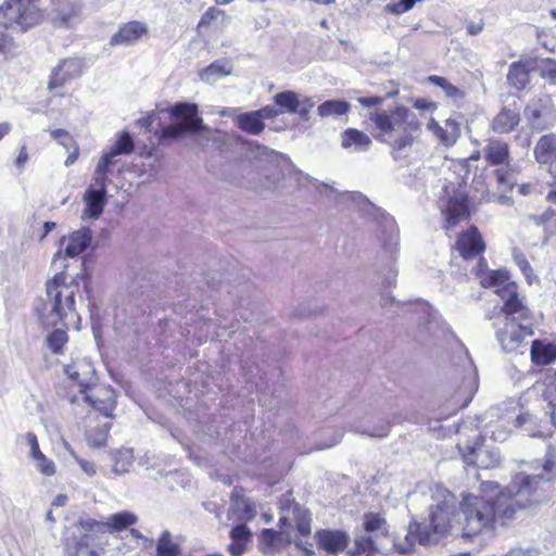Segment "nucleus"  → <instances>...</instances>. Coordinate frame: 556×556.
<instances>
[{
	"label": "nucleus",
	"instance_id": "22",
	"mask_svg": "<svg viewBox=\"0 0 556 556\" xmlns=\"http://www.w3.org/2000/svg\"><path fill=\"white\" fill-rule=\"evenodd\" d=\"M482 152L484 160L493 166L509 164V146L500 138L488 139Z\"/></svg>",
	"mask_w": 556,
	"mask_h": 556
},
{
	"label": "nucleus",
	"instance_id": "26",
	"mask_svg": "<svg viewBox=\"0 0 556 556\" xmlns=\"http://www.w3.org/2000/svg\"><path fill=\"white\" fill-rule=\"evenodd\" d=\"M26 442L30 448V456L37 462L38 470L45 476H52L55 472L54 463L49 460L40 451L36 434L28 432L26 434Z\"/></svg>",
	"mask_w": 556,
	"mask_h": 556
},
{
	"label": "nucleus",
	"instance_id": "6",
	"mask_svg": "<svg viewBox=\"0 0 556 556\" xmlns=\"http://www.w3.org/2000/svg\"><path fill=\"white\" fill-rule=\"evenodd\" d=\"M361 204L370 208L377 217L382 218V250L380 253V263L383 269V281L388 287H392L396 281L397 270L395 262L399 254V230L395 220L391 216L383 215L377 207H375L366 198L361 197Z\"/></svg>",
	"mask_w": 556,
	"mask_h": 556
},
{
	"label": "nucleus",
	"instance_id": "21",
	"mask_svg": "<svg viewBox=\"0 0 556 556\" xmlns=\"http://www.w3.org/2000/svg\"><path fill=\"white\" fill-rule=\"evenodd\" d=\"M315 539L319 548L333 555L342 552L349 543V536L341 531L321 530L315 534Z\"/></svg>",
	"mask_w": 556,
	"mask_h": 556
},
{
	"label": "nucleus",
	"instance_id": "18",
	"mask_svg": "<svg viewBox=\"0 0 556 556\" xmlns=\"http://www.w3.org/2000/svg\"><path fill=\"white\" fill-rule=\"evenodd\" d=\"M456 249L465 260L475 257L485 250L482 236L476 226H471L468 231L458 237Z\"/></svg>",
	"mask_w": 556,
	"mask_h": 556
},
{
	"label": "nucleus",
	"instance_id": "29",
	"mask_svg": "<svg viewBox=\"0 0 556 556\" xmlns=\"http://www.w3.org/2000/svg\"><path fill=\"white\" fill-rule=\"evenodd\" d=\"M482 266H485V262L481 258L479 267ZM480 271L481 268H479L477 275L480 277V281L483 287L495 288L496 290L503 287L504 285L510 282L509 274L505 269L490 270L486 271L484 275H481Z\"/></svg>",
	"mask_w": 556,
	"mask_h": 556
},
{
	"label": "nucleus",
	"instance_id": "23",
	"mask_svg": "<svg viewBox=\"0 0 556 556\" xmlns=\"http://www.w3.org/2000/svg\"><path fill=\"white\" fill-rule=\"evenodd\" d=\"M447 227L455 226L459 220L469 217L468 200L464 193H456L451 197L443 211Z\"/></svg>",
	"mask_w": 556,
	"mask_h": 556
},
{
	"label": "nucleus",
	"instance_id": "9",
	"mask_svg": "<svg viewBox=\"0 0 556 556\" xmlns=\"http://www.w3.org/2000/svg\"><path fill=\"white\" fill-rule=\"evenodd\" d=\"M533 336L531 319L519 321L517 318H503V326L496 331L503 351L510 353L521 346L527 338Z\"/></svg>",
	"mask_w": 556,
	"mask_h": 556
},
{
	"label": "nucleus",
	"instance_id": "3",
	"mask_svg": "<svg viewBox=\"0 0 556 556\" xmlns=\"http://www.w3.org/2000/svg\"><path fill=\"white\" fill-rule=\"evenodd\" d=\"M464 516V536H475L498 520L514 517V503H508L506 493L501 492L495 498L483 496H465L460 503Z\"/></svg>",
	"mask_w": 556,
	"mask_h": 556
},
{
	"label": "nucleus",
	"instance_id": "34",
	"mask_svg": "<svg viewBox=\"0 0 556 556\" xmlns=\"http://www.w3.org/2000/svg\"><path fill=\"white\" fill-rule=\"evenodd\" d=\"M478 390V376L476 369H471L469 375L464 379L459 390L457 391L456 396H464V401L460 404V407H466L469 402L472 400L475 393Z\"/></svg>",
	"mask_w": 556,
	"mask_h": 556
},
{
	"label": "nucleus",
	"instance_id": "45",
	"mask_svg": "<svg viewBox=\"0 0 556 556\" xmlns=\"http://www.w3.org/2000/svg\"><path fill=\"white\" fill-rule=\"evenodd\" d=\"M458 125L454 121H446V128H440L435 135L440 138L441 142L445 146L453 144L458 137Z\"/></svg>",
	"mask_w": 556,
	"mask_h": 556
},
{
	"label": "nucleus",
	"instance_id": "64",
	"mask_svg": "<svg viewBox=\"0 0 556 556\" xmlns=\"http://www.w3.org/2000/svg\"><path fill=\"white\" fill-rule=\"evenodd\" d=\"M295 547L303 552L304 556H314V551L312 549V544H308L307 542H304L302 540H296L294 542Z\"/></svg>",
	"mask_w": 556,
	"mask_h": 556
},
{
	"label": "nucleus",
	"instance_id": "55",
	"mask_svg": "<svg viewBox=\"0 0 556 556\" xmlns=\"http://www.w3.org/2000/svg\"><path fill=\"white\" fill-rule=\"evenodd\" d=\"M495 177L500 185L511 188L514 185V176L513 174L504 168H498L495 170Z\"/></svg>",
	"mask_w": 556,
	"mask_h": 556
},
{
	"label": "nucleus",
	"instance_id": "7",
	"mask_svg": "<svg viewBox=\"0 0 556 556\" xmlns=\"http://www.w3.org/2000/svg\"><path fill=\"white\" fill-rule=\"evenodd\" d=\"M542 481L552 483L554 477L544 478L542 475L527 476L521 473L515 478L508 486V494H506L508 503H514V515L517 509L527 508L546 501L545 492L540 489Z\"/></svg>",
	"mask_w": 556,
	"mask_h": 556
},
{
	"label": "nucleus",
	"instance_id": "30",
	"mask_svg": "<svg viewBox=\"0 0 556 556\" xmlns=\"http://www.w3.org/2000/svg\"><path fill=\"white\" fill-rule=\"evenodd\" d=\"M531 359L538 365H546L556 359V348L534 340L531 345Z\"/></svg>",
	"mask_w": 556,
	"mask_h": 556
},
{
	"label": "nucleus",
	"instance_id": "5",
	"mask_svg": "<svg viewBox=\"0 0 556 556\" xmlns=\"http://www.w3.org/2000/svg\"><path fill=\"white\" fill-rule=\"evenodd\" d=\"M65 375L79 387L83 401L88 403L104 417H111L116 406L115 392L106 386L96 384L94 369L86 362H78L64 367Z\"/></svg>",
	"mask_w": 556,
	"mask_h": 556
},
{
	"label": "nucleus",
	"instance_id": "56",
	"mask_svg": "<svg viewBox=\"0 0 556 556\" xmlns=\"http://www.w3.org/2000/svg\"><path fill=\"white\" fill-rule=\"evenodd\" d=\"M117 155V153L110 149L108 152L103 153L97 165H102L104 163L103 169L111 173L112 167L116 164L115 157Z\"/></svg>",
	"mask_w": 556,
	"mask_h": 556
},
{
	"label": "nucleus",
	"instance_id": "14",
	"mask_svg": "<svg viewBox=\"0 0 556 556\" xmlns=\"http://www.w3.org/2000/svg\"><path fill=\"white\" fill-rule=\"evenodd\" d=\"M81 4L76 0H53L52 23L56 27L70 28L79 18Z\"/></svg>",
	"mask_w": 556,
	"mask_h": 556
},
{
	"label": "nucleus",
	"instance_id": "48",
	"mask_svg": "<svg viewBox=\"0 0 556 556\" xmlns=\"http://www.w3.org/2000/svg\"><path fill=\"white\" fill-rule=\"evenodd\" d=\"M426 329L430 336L437 338L444 337L448 332L447 326L437 314H430Z\"/></svg>",
	"mask_w": 556,
	"mask_h": 556
},
{
	"label": "nucleus",
	"instance_id": "13",
	"mask_svg": "<svg viewBox=\"0 0 556 556\" xmlns=\"http://www.w3.org/2000/svg\"><path fill=\"white\" fill-rule=\"evenodd\" d=\"M256 514L257 509L255 503L245 497L241 489L235 488L230 496L228 519L245 525V522L253 520Z\"/></svg>",
	"mask_w": 556,
	"mask_h": 556
},
{
	"label": "nucleus",
	"instance_id": "2",
	"mask_svg": "<svg viewBox=\"0 0 556 556\" xmlns=\"http://www.w3.org/2000/svg\"><path fill=\"white\" fill-rule=\"evenodd\" d=\"M432 500L433 503L429 507V525L412 523L404 539L394 542V549L399 554L407 555L414 552L416 542L421 545L435 543L451 528L457 504L455 496L448 490L437 486Z\"/></svg>",
	"mask_w": 556,
	"mask_h": 556
},
{
	"label": "nucleus",
	"instance_id": "15",
	"mask_svg": "<svg viewBox=\"0 0 556 556\" xmlns=\"http://www.w3.org/2000/svg\"><path fill=\"white\" fill-rule=\"evenodd\" d=\"M83 74V62L79 59H65L52 71L48 89L60 88L78 78Z\"/></svg>",
	"mask_w": 556,
	"mask_h": 556
},
{
	"label": "nucleus",
	"instance_id": "46",
	"mask_svg": "<svg viewBox=\"0 0 556 556\" xmlns=\"http://www.w3.org/2000/svg\"><path fill=\"white\" fill-rule=\"evenodd\" d=\"M104 163L97 165L92 175L91 184L87 189H93L100 192H106L108 175L109 172L104 170Z\"/></svg>",
	"mask_w": 556,
	"mask_h": 556
},
{
	"label": "nucleus",
	"instance_id": "39",
	"mask_svg": "<svg viewBox=\"0 0 556 556\" xmlns=\"http://www.w3.org/2000/svg\"><path fill=\"white\" fill-rule=\"evenodd\" d=\"M275 102L281 109H285L289 113H296L300 106V100L298 94L293 91L278 92L275 97Z\"/></svg>",
	"mask_w": 556,
	"mask_h": 556
},
{
	"label": "nucleus",
	"instance_id": "40",
	"mask_svg": "<svg viewBox=\"0 0 556 556\" xmlns=\"http://www.w3.org/2000/svg\"><path fill=\"white\" fill-rule=\"evenodd\" d=\"M428 80L431 84L442 88L443 91L445 92L446 97H448V98H452L454 100H459V99L464 98V92L462 90H459L456 86L452 85L444 77L432 75V76H429Z\"/></svg>",
	"mask_w": 556,
	"mask_h": 556
},
{
	"label": "nucleus",
	"instance_id": "20",
	"mask_svg": "<svg viewBox=\"0 0 556 556\" xmlns=\"http://www.w3.org/2000/svg\"><path fill=\"white\" fill-rule=\"evenodd\" d=\"M92 239V231L88 227H83L68 237L61 239V245H65V255L68 257H75L83 253L90 244Z\"/></svg>",
	"mask_w": 556,
	"mask_h": 556
},
{
	"label": "nucleus",
	"instance_id": "37",
	"mask_svg": "<svg viewBox=\"0 0 556 556\" xmlns=\"http://www.w3.org/2000/svg\"><path fill=\"white\" fill-rule=\"evenodd\" d=\"M110 428L111 425L105 422L102 426L87 430L86 439L88 444L92 447H101L105 445Z\"/></svg>",
	"mask_w": 556,
	"mask_h": 556
},
{
	"label": "nucleus",
	"instance_id": "16",
	"mask_svg": "<svg viewBox=\"0 0 556 556\" xmlns=\"http://www.w3.org/2000/svg\"><path fill=\"white\" fill-rule=\"evenodd\" d=\"M463 457L466 464L477 466L481 469L493 468L500 463L497 451L479 444H475L473 446L467 445L466 450L463 452Z\"/></svg>",
	"mask_w": 556,
	"mask_h": 556
},
{
	"label": "nucleus",
	"instance_id": "57",
	"mask_svg": "<svg viewBox=\"0 0 556 556\" xmlns=\"http://www.w3.org/2000/svg\"><path fill=\"white\" fill-rule=\"evenodd\" d=\"M13 37H0V53L11 55L14 52Z\"/></svg>",
	"mask_w": 556,
	"mask_h": 556
},
{
	"label": "nucleus",
	"instance_id": "38",
	"mask_svg": "<svg viewBox=\"0 0 556 556\" xmlns=\"http://www.w3.org/2000/svg\"><path fill=\"white\" fill-rule=\"evenodd\" d=\"M134 464V455L129 450L118 451L114 457L113 472L123 475L129 472Z\"/></svg>",
	"mask_w": 556,
	"mask_h": 556
},
{
	"label": "nucleus",
	"instance_id": "41",
	"mask_svg": "<svg viewBox=\"0 0 556 556\" xmlns=\"http://www.w3.org/2000/svg\"><path fill=\"white\" fill-rule=\"evenodd\" d=\"M294 506H299V505L296 503H294V500L290 493L285 494L281 497V500H280L281 516L279 518V523L282 527L291 525V517H293Z\"/></svg>",
	"mask_w": 556,
	"mask_h": 556
},
{
	"label": "nucleus",
	"instance_id": "32",
	"mask_svg": "<svg viewBox=\"0 0 556 556\" xmlns=\"http://www.w3.org/2000/svg\"><path fill=\"white\" fill-rule=\"evenodd\" d=\"M351 104L343 100H327L318 105L317 113L320 117H339L350 112Z\"/></svg>",
	"mask_w": 556,
	"mask_h": 556
},
{
	"label": "nucleus",
	"instance_id": "60",
	"mask_svg": "<svg viewBox=\"0 0 556 556\" xmlns=\"http://www.w3.org/2000/svg\"><path fill=\"white\" fill-rule=\"evenodd\" d=\"M77 464L79 465L80 469L87 473L89 477L96 475V466L93 463L89 462V460H86L84 458H80L76 455H74Z\"/></svg>",
	"mask_w": 556,
	"mask_h": 556
},
{
	"label": "nucleus",
	"instance_id": "11",
	"mask_svg": "<svg viewBox=\"0 0 556 556\" xmlns=\"http://www.w3.org/2000/svg\"><path fill=\"white\" fill-rule=\"evenodd\" d=\"M137 521V516L127 510L113 514L108 521H98L89 516L79 517V525L83 529L100 533L122 531Z\"/></svg>",
	"mask_w": 556,
	"mask_h": 556
},
{
	"label": "nucleus",
	"instance_id": "1",
	"mask_svg": "<svg viewBox=\"0 0 556 556\" xmlns=\"http://www.w3.org/2000/svg\"><path fill=\"white\" fill-rule=\"evenodd\" d=\"M368 118L375 126V139L390 146V154L395 162L410 155L416 134L420 130L415 112L405 106L375 109L368 113Z\"/></svg>",
	"mask_w": 556,
	"mask_h": 556
},
{
	"label": "nucleus",
	"instance_id": "44",
	"mask_svg": "<svg viewBox=\"0 0 556 556\" xmlns=\"http://www.w3.org/2000/svg\"><path fill=\"white\" fill-rule=\"evenodd\" d=\"M134 140L129 132L122 131L117 135V139L115 143L111 147V150H113L118 155L130 154L134 151Z\"/></svg>",
	"mask_w": 556,
	"mask_h": 556
},
{
	"label": "nucleus",
	"instance_id": "52",
	"mask_svg": "<svg viewBox=\"0 0 556 556\" xmlns=\"http://www.w3.org/2000/svg\"><path fill=\"white\" fill-rule=\"evenodd\" d=\"M148 33L147 24L140 21H131L124 24L116 35H146Z\"/></svg>",
	"mask_w": 556,
	"mask_h": 556
},
{
	"label": "nucleus",
	"instance_id": "47",
	"mask_svg": "<svg viewBox=\"0 0 556 556\" xmlns=\"http://www.w3.org/2000/svg\"><path fill=\"white\" fill-rule=\"evenodd\" d=\"M364 529L368 533L380 532L384 534L387 532L386 521L379 515L366 514L364 517Z\"/></svg>",
	"mask_w": 556,
	"mask_h": 556
},
{
	"label": "nucleus",
	"instance_id": "31",
	"mask_svg": "<svg viewBox=\"0 0 556 556\" xmlns=\"http://www.w3.org/2000/svg\"><path fill=\"white\" fill-rule=\"evenodd\" d=\"M507 80L510 86L517 90H523L529 84V68L521 62H515L510 65Z\"/></svg>",
	"mask_w": 556,
	"mask_h": 556
},
{
	"label": "nucleus",
	"instance_id": "36",
	"mask_svg": "<svg viewBox=\"0 0 556 556\" xmlns=\"http://www.w3.org/2000/svg\"><path fill=\"white\" fill-rule=\"evenodd\" d=\"M281 542V533L274 529H264L260 535V544L262 545L263 552L274 553L279 548Z\"/></svg>",
	"mask_w": 556,
	"mask_h": 556
},
{
	"label": "nucleus",
	"instance_id": "10",
	"mask_svg": "<svg viewBox=\"0 0 556 556\" xmlns=\"http://www.w3.org/2000/svg\"><path fill=\"white\" fill-rule=\"evenodd\" d=\"M503 302L501 308L503 318H517L519 321L531 319V312L525 304L523 296L520 295L516 282H508L495 290Z\"/></svg>",
	"mask_w": 556,
	"mask_h": 556
},
{
	"label": "nucleus",
	"instance_id": "43",
	"mask_svg": "<svg viewBox=\"0 0 556 556\" xmlns=\"http://www.w3.org/2000/svg\"><path fill=\"white\" fill-rule=\"evenodd\" d=\"M291 520L295 521L296 529L301 535L306 536L311 533V517L305 510L301 509L300 506H294Z\"/></svg>",
	"mask_w": 556,
	"mask_h": 556
},
{
	"label": "nucleus",
	"instance_id": "58",
	"mask_svg": "<svg viewBox=\"0 0 556 556\" xmlns=\"http://www.w3.org/2000/svg\"><path fill=\"white\" fill-rule=\"evenodd\" d=\"M389 429H390L389 425L388 424H383L382 426H380L375 431H367V430H355V431L359 432L362 434H366V435L372 437V438L382 439V438H386L388 435Z\"/></svg>",
	"mask_w": 556,
	"mask_h": 556
},
{
	"label": "nucleus",
	"instance_id": "61",
	"mask_svg": "<svg viewBox=\"0 0 556 556\" xmlns=\"http://www.w3.org/2000/svg\"><path fill=\"white\" fill-rule=\"evenodd\" d=\"M382 97L374 96V97H359L357 98V102L365 108H372L382 104Z\"/></svg>",
	"mask_w": 556,
	"mask_h": 556
},
{
	"label": "nucleus",
	"instance_id": "63",
	"mask_svg": "<svg viewBox=\"0 0 556 556\" xmlns=\"http://www.w3.org/2000/svg\"><path fill=\"white\" fill-rule=\"evenodd\" d=\"M342 437H343V432L341 430H336L333 435L331 437L330 441L327 443L320 444L317 448L321 450V448L331 447V446L336 445L337 443H339L341 441Z\"/></svg>",
	"mask_w": 556,
	"mask_h": 556
},
{
	"label": "nucleus",
	"instance_id": "42",
	"mask_svg": "<svg viewBox=\"0 0 556 556\" xmlns=\"http://www.w3.org/2000/svg\"><path fill=\"white\" fill-rule=\"evenodd\" d=\"M67 340L68 336L66 330L58 328L48 334L47 344L53 353L59 354L62 352V348L65 345Z\"/></svg>",
	"mask_w": 556,
	"mask_h": 556
},
{
	"label": "nucleus",
	"instance_id": "17",
	"mask_svg": "<svg viewBox=\"0 0 556 556\" xmlns=\"http://www.w3.org/2000/svg\"><path fill=\"white\" fill-rule=\"evenodd\" d=\"M533 153L538 163L548 165V172L556 179V134L542 136Z\"/></svg>",
	"mask_w": 556,
	"mask_h": 556
},
{
	"label": "nucleus",
	"instance_id": "53",
	"mask_svg": "<svg viewBox=\"0 0 556 556\" xmlns=\"http://www.w3.org/2000/svg\"><path fill=\"white\" fill-rule=\"evenodd\" d=\"M51 136L59 141L67 151L76 144L73 137L64 129H55L51 131Z\"/></svg>",
	"mask_w": 556,
	"mask_h": 556
},
{
	"label": "nucleus",
	"instance_id": "19",
	"mask_svg": "<svg viewBox=\"0 0 556 556\" xmlns=\"http://www.w3.org/2000/svg\"><path fill=\"white\" fill-rule=\"evenodd\" d=\"M340 144L350 153H365L371 149L372 140L363 130L346 128L340 134Z\"/></svg>",
	"mask_w": 556,
	"mask_h": 556
},
{
	"label": "nucleus",
	"instance_id": "25",
	"mask_svg": "<svg viewBox=\"0 0 556 556\" xmlns=\"http://www.w3.org/2000/svg\"><path fill=\"white\" fill-rule=\"evenodd\" d=\"M519 121V110L517 108L505 106L493 118L492 129L498 134H507L518 126Z\"/></svg>",
	"mask_w": 556,
	"mask_h": 556
},
{
	"label": "nucleus",
	"instance_id": "4",
	"mask_svg": "<svg viewBox=\"0 0 556 556\" xmlns=\"http://www.w3.org/2000/svg\"><path fill=\"white\" fill-rule=\"evenodd\" d=\"M64 273L56 274L46 283V298L35 306L40 323L49 328L63 324L68 315L75 313V295L78 283L75 280L66 282Z\"/></svg>",
	"mask_w": 556,
	"mask_h": 556
},
{
	"label": "nucleus",
	"instance_id": "28",
	"mask_svg": "<svg viewBox=\"0 0 556 556\" xmlns=\"http://www.w3.org/2000/svg\"><path fill=\"white\" fill-rule=\"evenodd\" d=\"M84 201L86 204L84 214L92 219H97L102 214L106 204V192L87 189L84 194Z\"/></svg>",
	"mask_w": 556,
	"mask_h": 556
},
{
	"label": "nucleus",
	"instance_id": "33",
	"mask_svg": "<svg viewBox=\"0 0 556 556\" xmlns=\"http://www.w3.org/2000/svg\"><path fill=\"white\" fill-rule=\"evenodd\" d=\"M157 556H181V548L169 531L164 530L156 543Z\"/></svg>",
	"mask_w": 556,
	"mask_h": 556
},
{
	"label": "nucleus",
	"instance_id": "51",
	"mask_svg": "<svg viewBox=\"0 0 556 556\" xmlns=\"http://www.w3.org/2000/svg\"><path fill=\"white\" fill-rule=\"evenodd\" d=\"M513 256H514V261L516 262V264L518 265V267L520 268V270L525 275L528 283L531 285L532 283V278H533V269L530 266L529 262L527 261L525 254L521 253L520 251H518L517 249H515L513 251Z\"/></svg>",
	"mask_w": 556,
	"mask_h": 556
},
{
	"label": "nucleus",
	"instance_id": "49",
	"mask_svg": "<svg viewBox=\"0 0 556 556\" xmlns=\"http://www.w3.org/2000/svg\"><path fill=\"white\" fill-rule=\"evenodd\" d=\"M525 116L533 128H541L542 109L538 102L529 103L525 109Z\"/></svg>",
	"mask_w": 556,
	"mask_h": 556
},
{
	"label": "nucleus",
	"instance_id": "8",
	"mask_svg": "<svg viewBox=\"0 0 556 556\" xmlns=\"http://www.w3.org/2000/svg\"><path fill=\"white\" fill-rule=\"evenodd\" d=\"M175 119L172 124L164 126L160 138L177 139L188 132H198L203 129V119L198 114V105L193 103L179 102L168 110Z\"/></svg>",
	"mask_w": 556,
	"mask_h": 556
},
{
	"label": "nucleus",
	"instance_id": "54",
	"mask_svg": "<svg viewBox=\"0 0 556 556\" xmlns=\"http://www.w3.org/2000/svg\"><path fill=\"white\" fill-rule=\"evenodd\" d=\"M542 76L556 84V61L546 59L541 66Z\"/></svg>",
	"mask_w": 556,
	"mask_h": 556
},
{
	"label": "nucleus",
	"instance_id": "35",
	"mask_svg": "<svg viewBox=\"0 0 556 556\" xmlns=\"http://www.w3.org/2000/svg\"><path fill=\"white\" fill-rule=\"evenodd\" d=\"M239 128L252 135H258L263 131L265 125L255 112L244 113L238 116Z\"/></svg>",
	"mask_w": 556,
	"mask_h": 556
},
{
	"label": "nucleus",
	"instance_id": "27",
	"mask_svg": "<svg viewBox=\"0 0 556 556\" xmlns=\"http://www.w3.org/2000/svg\"><path fill=\"white\" fill-rule=\"evenodd\" d=\"M232 63L228 59L213 62L200 72V78L207 84H214L218 79L228 76L232 72Z\"/></svg>",
	"mask_w": 556,
	"mask_h": 556
},
{
	"label": "nucleus",
	"instance_id": "50",
	"mask_svg": "<svg viewBox=\"0 0 556 556\" xmlns=\"http://www.w3.org/2000/svg\"><path fill=\"white\" fill-rule=\"evenodd\" d=\"M355 547L357 556H361L365 553L378 552V547L375 543V538L372 535H362L356 538Z\"/></svg>",
	"mask_w": 556,
	"mask_h": 556
},
{
	"label": "nucleus",
	"instance_id": "12",
	"mask_svg": "<svg viewBox=\"0 0 556 556\" xmlns=\"http://www.w3.org/2000/svg\"><path fill=\"white\" fill-rule=\"evenodd\" d=\"M100 532L85 530L79 525V518L73 525L71 535L64 539V549L66 556H99L98 552L91 545L93 535Z\"/></svg>",
	"mask_w": 556,
	"mask_h": 556
},
{
	"label": "nucleus",
	"instance_id": "59",
	"mask_svg": "<svg viewBox=\"0 0 556 556\" xmlns=\"http://www.w3.org/2000/svg\"><path fill=\"white\" fill-rule=\"evenodd\" d=\"M218 16H224V13L216 9H208L205 14L202 16V20L199 26H203L204 24L210 25L214 20H217Z\"/></svg>",
	"mask_w": 556,
	"mask_h": 556
},
{
	"label": "nucleus",
	"instance_id": "24",
	"mask_svg": "<svg viewBox=\"0 0 556 556\" xmlns=\"http://www.w3.org/2000/svg\"><path fill=\"white\" fill-rule=\"evenodd\" d=\"M231 543L227 546V552L231 556H242L247 552L248 544L251 542L252 532L244 523L233 527L229 533Z\"/></svg>",
	"mask_w": 556,
	"mask_h": 556
},
{
	"label": "nucleus",
	"instance_id": "62",
	"mask_svg": "<svg viewBox=\"0 0 556 556\" xmlns=\"http://www.w3.org/2000/svg\"><path fill=\"white\" fill-rule=\"evenodd\" d=\"M261 121L269 119L278 115V111L271 106H265L258 111H255Z\"/></svg>",
	"mask_w": 556,
	"mask_h": 556
}]
</instances>
